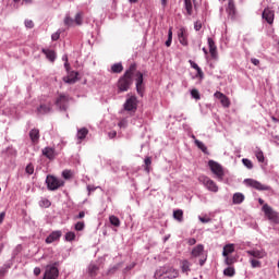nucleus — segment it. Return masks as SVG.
<instances>
[{
  "instance_id": "55",
  "label": "nucleus",
  "mask_w": 279,
  "mask_h": 279,
  "mask_svg": "<svg viewBox=\"0 0 279 279\" xmlns=\"http://www.w3.org/2000/svg\"><path fill=\"white\" fill-rule=\"evenodd\" d=\"M85 211H80L77 216L74 217V219H84Z\"/></svg>"
},
{
  "instance_id": "49",
  "label": "nucleus",
  "mask_w": 279,
  "mask_h": 279,
  "mask_svg": "<svg viewBox=\"0 0 279 279\" xmlns=\"http://www.w3.org/2000/svg\"><path fill=\"white\" fill-rule=\"evenodd\" d=\"M60 38V32H56L51 35V40L57 41Z\"/></svg>"
},
{
  "instance_id": "32",
  "label": "nucleus",
  "mask_w": 279,
  "mask_h": 279,
  "mask_svg": "<svg viewBox=\"0 0 279 279\" xmlns=\"http://www.w3.org/2000/svg\"><path fill=\"white\" fill-rule=\"evenodd\" d=\"M124 68L122 65V63H116L111 65V72L112 73H121L123 72Z\"/></svg>"
},
{
  "instance_id": "61",
  "label": "nucleus",
  "mask_w": 279,
  "mask_h": 279,
  "mask_svg": "<svg viewBox=\"0 0 279 279\" xmlns=\"http://www.w3.org/2000/svg\"><path fill=\"white\" fill-rule=\"evenodd\" d=\"M199 221H202V223H209L210 219L209 218L201 217Z\"/></svg>"
},
{
  "instance_id": "29",
  "label": "nucleus",
  "mask_w": 279,
  "mask_h": 279,
  "mask_svg": "<svg viewBox=\"0 0 279 279\" xmlns=\"http://www.w3.org/2000/svg\"><path fill=\"white\" fill-rule=\"evenodd\" d=\"M98 271H99V267L97 265L89 264V266H88V275L90 277H96Z\"/></svg>"
},
{
  "instance_id": "38",
  "label": "nucleus",
  "mask_w": 279,
  "mask_h": 279,
  "mask_svg": "<svg viewBox=\"0 0 279 279\" xmlns=\"http://www.w3.org/2000/svg\"><path fill=\"white\" fill-rule=\"evenodd\" d=\"M250 263H251V266H252L253 269L262 268V262L260 260H257L255 258H251Z\"/></svg>"
},
{
  "instance_id": "52",
  "label": "nucleus",
  "mask_w": 279,
  "mask_h": 279,
  "mask_svg": "<svg viewBox=\"0 0 279 279\" xmlns=\"http://www.w3.org/2000/svg\"><path fill=\"white\" fill-rule=\"evenodd\" d=\"M25 27H27V28H33L34 27V22L33 21H29V20H27V21H25Z\"/></svg>"
},
{
  "instance_id": "24",
  "label": "nucleus",
  "mask_w": 279,
  "mask_h": 279,
  "mask_svg": "<svg viewBox=\"0 0 279 279\" xmlns=\"http://www.w3.org/2000/svg\"><path fill=\"white\" fill-rule=\"evenodd\" d=\"M233 252H235L234 244H227L223 246L222 256L228 257L229 254H233Z\"/></svg>"
},
{
  "instance_id": "51",
  "label": "nucleus",
  "mask_w": 279,
  "mask_h": 279,
  "mask_svg": "<svg viewBox=\"0 0 279 279\" xmlns=\"http://www.w3.org/2000/svg\"><path fill=\"white\" fill-rule=\"evenodd\" d=\"M33 272H34V276H35V277H39L40 274H41V269H40L39 267H35L34 270H33Z\"/></svg>"
},
{
  "instance_id": "63",
  "label": "nucleus",
  "mask_w": 279,
  "mask_h": 279,
  "mask_svg": "<svg viewBox=\"0 0 279 279\" xmlns=\"http://www.w3.org/2000/svg\"><path fill=\"white\" fill-rule=\"evenodd\" d=\"M191 66L195 70L199 69V65L195 62H191Z\"/></svg>"
},
{
  "instance_id": "45",
  "label": "nucleus",
  "mask_w": 279,
  "mask_h": 279,
  "mask_svg": "<svg viewBox=\"0 0 279 279\" xmlns=\"http://www.w3.org/2000/svg\"><path fill=\"white\" fill-rule=\"evenodd\" d=\"M34 171H35V168L32 163L26 166L25 173H27L28 175H33Z\"/></svg>"
},
{
  "instance_id": "22",
  "label": "nucleus",
  "mask_w": 279,
  "mask_h": 279,
  "mask_svg": "<svg viewBox=\"0 0 279 279\" xmlns=\"http://www.w3.org/2000/svg\"><path fill=\"white\" fill-rule=\"evenodd\" d=\"M41 52L46 56V58L50 61V62H54L57 59V53L54 50H50V49H41Z\"/></svg>"
},
{
  "instance_id": "20",
  "label": "nucleus",
  "mask_w": 279,
  "mask_h": 279,
  "mask_svg": "<svg viewBox=\"0 0 279 279\" xmlns=\"http://www.w3.org/2000/svg\"><path fill=\"white\" fill-rule=\"evenodd\" d=\"M78 72L72 71L68 76L63 77V81L69 84H74L77 81Z\"/></svg>"
},
{
  "instance_id": "27",
  "label": "nucleus",
  "mask_w": 279,
  "mask_h": 279,
  "mask_svg": "<svg viewBox=\"0 0 279 279\" xmlns=\"http://www.w3.org/2000/svg\"><path fill=\"white\" fill-rule=\"evenodd\" d=\"M233 204H243L245 196L242 193H235L233 194Z\"/></svg>"
},
{
  "instance_id": "36",
  "label": "nucleus",
  "mask_w": 279,
  "mask_h": 279,
  "mask_svg": "<svg viewBox=\"0 0 279 279\" xmlns=\"http://www.w3.org/2000/svg\"><path fill=\"white\" fill-rule=\"evenodd\" d=\"M172 39H173V32H172V27H170L168 31V39L166 40L165 45L167 47H170L172 44Z\"/></svg>"
},
{
  "instance_id": "34",
  "label": "nucleus",
  "mask_w": 279,
  "mask_h": 279,
  "mask_svg": "<svg viewBox=\"0 0 279 279\" xmlns=\"http://www.w3.org/2000/svg\"><path fill=\"white\" fill-rule=\"evenodd\" d=\"M226 277L232 278L235 276V269L233 267H228L223 270Z\"/></svg>"
},
{
  "instance_id": "30",
  "label": "nucleus",
  "mask_w": 279,
  "mask_h": 279,
  "mask_svg": "<svg viewBox=\"0 0 279 279\" xmlns=\"http://www.w3.org/2000/svg\"><path fill=\"white\" fill-rule=\"evenodd\" d=\"M109 221L111 226H114V228H120L121 221L117 216H109Z\"/></svg>"
},
{
  "instance_id": "1",
  "label": "nucleus",
  "mask_w": 279,
  "mask_h": 279,
  "mask_svg": "<svg viewBox=\"0 0 279 279\" xmlns=\"http://www.w3.org/2000/svg\"><path fill=\"white\" fill-rule=\"evenodd\" d=\"M134 80L137 94L143 97L145 93L144 74L137 71L136 63L130 64L123 75L119 77L117 82L118 94L129 92L134 84Z\"/></svg>"
},
{
  "instance_id": "23",
  "label": "nucleus",
  "mask_w": 279,
  "mask_h": 279,
  "mask_svg": "<svg viewBox=\"0 0 279 279\" xmlns=\"http://www.w3.org/2000/svg\"><path fill=\"white\" fill-rule=\"evenodd\" d=\"M227 12H228V14H229L231 17H234V16H235L236 9H235L234 0H228Z\"/></svg>"
},
{
  "instance_id": "26",
  "label": "nucleus",
  "mask_w": 279,
  "mask_h": 279,
  "mask_svg": "<svg viewBox=\"0 0 279 279\" xmlns=\"http://www.w3.org/2000/svg\"><path fill=\"white\" fill-rule=\"evenodd\" d=\"M151 163H153V158L151 157H146L144 159V171L147 173H150L151 171Z\"/></svg>"
},
{
  "instance_id": "50",
  "label": "nucleus",
  "mask_w": 279,
  "mask_h": 279,
  "mask_svg": "<svg viewBox=\"0 0 279 279\" xmlns=\"http://www.w3.org/2000/svg\"><path fill=\"white\" fill-rule=\"evenodd\" d=\"M234 264V259L232 257H226V265L232 266Z\"/></svg>"
},
{
  "instance_id": "16",
  "label": "nucleus",
  "mask_w": 279,
  "mask_h": 279,
  "mask_svg": "<svg viewBox=\"0 0 279 279\" xmlns=\"http://www.w3.org/2000/svg\"><path fill=\"white\" fill-rule=\"evenodd\" d=\"M41 154L49 160H53L57 157V153L53 147H45L44 149H41Z\"/></svg>"
},
{
  "instance_id": "53",
  "label": "nucleus",
  "mask_w": 279,
  "mask_h": 279,
  "mask_svg": "<svg viewBox=\"0 0 279 279\" xmlns=\"http://www.w3.org/2000/svg\"><path fill=\"white\" fill-rule=\"evenodd\" d=\"M62 59L65 61V62H64V68H65L66 70H69V69H70V63H69V58H68V56H64Z\"/></svg>"
},
{
  "instance_id": "14",
  "label": "nucleus",
  "mask_w": 279,
  "mask_h": 279,
  "mask_svg": "<svg viewBox=\"0 0 279 279\" xmlns=\"http://www.w3.org/2000/svg\"><path fill=\"white\" fill-rule=\"evenodd\" d=\"M62 236V231H52L46 239L45 243L50 244L54 243L56 241H60Z\"/></svg>"
},
{
  "instance_id": "10",
  "label": "nucleus",
  "mask_w": 279,
  "mask_h": 279,
  "mask_svg": "<svg viewBox=\"0 0 279 279\" xmlns=\"http://www.w3.org/2000/svg\"><path fill=\"white\" fill-rule=\"evenodd\" d=\"M54 104L60 110L65 111L69 107V97L65 95H59Z\"/></svg>"
},
{
  "instance_id": "12",
  "label": "nucleus",
  "mask_w": 279,
  "mask_h": 279,
  "mask_svg": "<svg viewBox=\"0 0 279 279\" xmlns=\"http://www.w3.org/2000/svg\"><path fill=\"white\" fill-rule=\"evenodd\" d=\"M124 109L126 111H132L137 109V98L135 96H131L129 99H126L124 104Z\"/></svg>"
},
{
  "instance_id": "46",
  "label": "nucleus",
  "mask_w": 279,
  "mask_h": 279,
  "mask_svg": "<svg viewBox=\"0 0 279 279\" xmlns=\"http://www.w3.org/2000/svg\"><path fill=\"white\" fill-rule=\"evenodd\" d=\"M73 24H74V20H73L72 17H70V16H65V19H64V25H66V26H73Z\"/></svg>"
},
{
  "instance_id": "39",
  "label": "nucleus",
  "mask_w": 279,
  "mask_h": 279,
  "mask_svg": "<svg viewBox=\"0 0 279 279\" xmlns=\"http://www.w3.org/2000/svg\"><path fill=\"white\" fill-rule=\"evenodd\" d=\"M41 208H50L51 202L48 198H44L39 202Z\"/></svg>"
},
{
  "instance_id": "60",
  "label": "nucleus",
  "mask_w": 279,
  "mask_h": 279,
  "mask_svg": "<svg viewBox=\"0 0 279 279\" xmlns=\"http://www.w3.org/2000/svg\"><path fill=\"white\" fill-rule=\"evenodd\" d=\"M117 131H111V132H109L108 133V136L110 137V138H113V137H116L117 136Z\"/></svg>"
},
{
  "instance_id": "3",
  "label": "nucleus",
  "mask_w": 279,
  "mask_h": 279,
  "mask_svg": "<svg viewBox=\"0 0 279 279\" xmlns=\"http://www.w3.org/2000/svg\"><path fill=\"white\" fill-rule=\"evenodd\" d=\"M208 166H209V169H210L211 173H214V175L217 178V180L219 182H222V180L225 178L223 167L220 163H218L214 160H209Z\"/></svg>"
},
{
  "instance_id": "44",
  "label": "nucleus",
  "mask_w": 279,
  "mask_h": 279,
  "mask_svg": "<svg viewBox=\"0 0 279 279\" xmlns=\"http://www.w3.org/2000/svg\"><path fill=\"white\" fill-rule=\"evenodd\" d=\"M76 239V234L74 232L65 233V241H74Z\"/></svg>"
},
{
  "instance_id": "41",
  "label": "nucleus",
  "mask_w": 279,
  "mask_h": 279,
  "mask_svg": "<svg viewBox=\"0 0 279 279\" xmlns=\"http://www.w3.org/2000/svg\"><path fill=\"white\" fill-rule=\"evenodd\" d=\"M242 162L246 167V169H253L254 168L253 161L247 159V158H243Z\"/></svg>"
},
{
  "instance_id": "43",
  "label": "nucleus",
  "mask_w": 279,
  "mask_h": 279,
  "mask_svg": "<svg viewBox=\"0 0 279 279\" xmlns=\"http://www.w3.org/2000/svg\"><path fill=\"white\" fill-rule=\"evenodd\" d=\"M72 175H73V173H72L71 170H63V171H62V178H63L64 180H71Z\"/></svg>"
},
{
  "instance_id": "56",
  "label": "nucleus",
  "mask_w": 279,
  "mask_h": 279,
  "mask_svg": "<svg viewBox=\"0 0 279 279\" xmlns=\"http://www.w3.org/2000/svg\"><path fill=\"white\" fill-rule=\"evenodd\" d=\"M134 267H135L134 264H132V265H130V266H126V267L124 268V271H125V272H129V271L133 270Z\"/></svg>"
},
{
  "instance_id": "2",
  "label": "nucleus",
  "mask_w": 279,
  "mask_h": 279,
  "mask_svg": "<svg viewBox=\"0 0 279 279\" xmlns=\"http://www.w3.org/2000/svg\"><path fill=\"white\" fill-rule=\"evenodd\" d=\"M179 277V270L171 266L159 267L154 274L155 279H178Z\"/></svg>"
},
{
  "instance_id": "21",
  "label": "nucleus",
  "mask_w": 279,
  "mask_h": 279,
  "mask_svg": "<svg viewBox=\"0 0 279 279\" xmlns=\"http://www.w3.org/2000/svg\"><path fill=\"white\" fill-rule=\"evenodd\" d=\"M39 137H40V132L38 129H32L29 131V138L32 143L37 144L39 142Z\"/></svg>"
},
{
  "instance_id": "57",
  "label": "nucleus",
  "mask_w": 279,
  "mask_h": 279,
  "mask_svg": "<svg viewBox=\"0 0 279 279\" xmlns=\"http://www.w3.org/2000/svg\"><path fill=\"white\" fill-rule=\"evenodd\" d=\"M251 62L254 64V65H259L260 64V61L256 58H252L251 59Z\"/></svg>"
},
{
  "instance_id": "11",
  "label": "nucleus",
  "mask_w": 279,
  "mask_h": 279,
  "mask_svg": "<svg viewBox=\"0 0 279 279\" xmlns=\"http://www.w3.org/2000/svg\"><path fill=\"white\" fill-rule=\"evenodd\" d=\"M214 96L220 100V104L225 107V108H229L231 106V100L229 97H227L223 93L221 92H216L214 94Z\"/></svg>"
},
{
  "instance_id": "54",
  "label": "nucleus",
  "mask_w": 279,
  "mask_h": 279,
  "mask_svg": "<svg viewBox=\"0 0 279 279\" xmlns=\"http://www.w3.org/2000/svg\"><path fill=\"white\" fill-rule=\"evenodd\" d=\"M196 72H197L196 77L204 78V72L201 68L197 69Z\"/></svg>"
},
{
  "instance_id": "33",
  "label": "nucleus",
  "mask_w": 279,
  "mask_h": 279,
  "mask_svg": "<svg viewBox=\"0 0 279 279\" xmlns=\"http://www.w3.org/2000/svg\"><path fill=\"white\" fill-rule=\"evenodd\" d=\"M191 264L189 260H183L182 262V266H181V270L183 274H189L191 271Z\"/></svg>"
},
{
  "instance_id": "15",
  "label": "nucleus",
  "mask_w": 279,
  "mask_h": 279,
  "mask_svg": "<svg viewBox=\"0 0 279 279\" xmlns=\"http://www.w3.org/2000/svg\"><path fill=\"white\" fill-rule=\"evenodd\" d=\"M207 41H208L210 57L213 59H217L218 58V50H217V46H216L215 40L213 38H208Z\"/></svg>"
},
{
  "instance_id": "47",
  "label": "nucleus",
  "mask_w": 279,
  "mask_h": 279,
  "mask_svg": "<svg viewBox=\"0 0 279 279\" xmlns=\"http://www.w3.org/2000/svg\"><path fill=\"white\" fill-rule=\"evenodd\" d=\"M191 96L195 99H201V94L197 89H192L191 90Z\"/></svg>"
},
{
  "instance_id": "7",
  "label": "nucleus",
  "mask_w": 279,
  "mask_h": 279,
  "mask_svg": "<svg viewBox=\"0 0 279 279\" xmlns=\"http://www.w3.org/2000/svg\"><path fill=\"white\" fill-rule=\"evenodd\" d=\"M262 210L269 221H274L275 223L276 221H279L278 213L275 211L268 204L263 205Z\"/></svg>"
},
{
  "instance_id": "64",
  "label": "nucleus",
  "mask_w": 279,
  "mask_h": 279,
  "mask_svg": "<svg viewBox=\"0 0 279 279\" xmlns=\"http://www.w3.org/2000/svg\"><path fill=\"white\" fill-rule=\"evenodd\" d=\"M162 8H166L168 5V0H160Z\"/></svg>"
},
{
  "instance_id": "8",
  "label": "nucleus",
  "mask_w": 279,
  "mask_h": 279,
  "mask_svg": "<svg viewBox=\"0 0 279 279\" xmlns=\"http://www.w3.org/2000/svg\"><path fill=\"white\" fill-rule=\"evenodd\" d=\"M59 269L56 266H47L43 279H58Z\"/></svg>"
},
{
  "instance_id": "5",
  "label": "nucleus",
  "mask_w": 279,
  "mask_h": 279,
  "mask_svg": "<svg viewBox=\"0 0 279 279\" xmlns=\"http://www.w3.org/2000/svg\"><path fill=\"white\" fill-rule=\"evenodd\" d=\"M244 184H246V186H250L251 189H255L256 191H271V187L269 185H265L254 179L244 180Z\"/></svg>"
},
{
  "instance_id": "18",
  "label": "nucleus",
  "mask_w": 279,
  "mask_h": 279,
  "mask_svg": "<svg viewBox=\"0 0 279 279\" xmlns=\"http://www.w3.org/2000/svg\"><path fill=\"white\" fill-rule=\"evenodd\" d=\"M178 38L181 45L183 46H187L189 45V40H187V36H186V29L185 28H180L179 33H178Z\"/></svg>"
},
{
  "instance_id": "37",
  "label": "nucleus",
  "mask_w": 279,
  "mask_h": 279,
  "mask_svg": "<svg viewBox=\"0 0 279 279\" xmlns=\"http://www.w3.org/2000/svg\"><path fill=\"white\" fill-rule=\"evenodd\" d=\"M255 156H256V158H257V160L259 162H264L265 161V155H264V151L262 149H257L255 151Z\"/></svg>"
},
{
  "instance_id": "48",
  "label": "nucleus",
  "mask_w": 279,
  "mask_h": 279,
  "mask_svg": "<svg viewBox=\"0 0 279 279\" xmlns=\"http://www.w3.org/2000/svg\"><path fill=\"white\" fill-rule=\"evenodd\" d=\"M203 28V23L201 21H197L194 23V29L196 32H199Z\"/></svg>"
},
{
  "instance_id": "25",
  "label": "nucleus",
  "mask_w": 279,
  "mask_h": 279,
  "mask_svg": "<svg viewBox=\"0 0 279 279\" xmlns=\"http://www.w3.org/2000/svg\"><path fill=\"white\" fill-rule=\"evenodd\" d=\"M173 219L179 222L184 221V211L182 209H177L173 211Z\"/></svg>"
},
{
  "instance_id": "42",
  "label": "nucleus",
  "mask_w": 279,
  "mask_h": 279,
  "mask_svg": "<svg viewBox=\"0 0 279 279\" xmlns=\"http://www.w3.org/2000/svg\"><path fill=\"white\" fill-rule=\"evenodd\" d=\"M74 22L76 25H82L83 24V13H76Z\"/></svg>"
},
{
  "instance_id": "28",
  "label": "nucleus",
  "mask_w": 279,
  "mask_h": 279,
  "mask_svg": "<svg viewBox=\"0 0 279 279\" xmlns=\"http://www.w3.org/2000/svg\"><path fill=\"white\" fill-rule=\"evenodd\" d=\"M88 132L89 131L86 128L80 129L76 134L77 140L80 141L85 140L86 136L88 135Z\"/></svg>"
},
{
  "instance_id": "59",
  "label": "nucleus",
  "mask_w": 279,
  "mask_h": 279,
  "mask_svg": "<svg viewBox=\"0 0 279 279\" xmlns=\"http://www.w3.org/2000/svg\"><path fill=\"white\" fill-rule=\"evenodd\" d=\"M5 219V211L0 213V223H3Z\"/></svg>"
},
{
  "instance_id": "58",
  "label": "nucleus",
  "mask_w": 279,
  "mask_h": 279,
  "mask_svg": "<svg viewBox=\"0 0 279 279\" xmlns=\"http://www.w3.org/2000/svg\"><path fill=\"white\" fill-rule=\"evenodd\" d=\"M196 243H197V241H196L195 238H191V239L189 240V245H196Z\"/></svg>"
},
{
  "instance_id": "62",
  "label": "nucleus",
  "mask_w": 279,
  "mask_h": 279,
  "mask_svg": "<svg viewBox=\"0 0 279 279\" xmlns=\"http://www.w3.org/2000/svg\"><path fill=\"white\" fill-rule=\"evenodd\" d=\"M7 274V268H0V277H4Z\"/></svg>"
},
{
  "instance_id": "19",
  "label": "nucleus",
  "mask_w": 279,
  "mask_h": 279,
  "mask_svg": "<svg viewBox=\"0 0 279 279\" xmlns=\"http://www.w3.org/2000/svg\"><path fill=\"white\" fill-rule=\"evenodd\" d=\"M52 111V104L51 102H47V104H41L38 108H37V112L41 113V114H46Z\"/></svg>"
},
{
  "instance_id": "13",
  "label": "nucleus",
  "mask_w": 279,
  "mask_h": 279,
  "mask_svg": "<svg viewBox=\"0 0 279 279\" xmlns=\"http://www.w3.org/2000/svg\"><path fill=\"white\" fill-rule=\"evenodd\" d=\"M262 17L271 25L275 22V11L267 8L263 11Z\"/></svg>"
},
{
  "instance_id": "35",
  "label": "nucleus",
  "mask_w": 279,
  "mask_h": 279,
  "mask_svg": "<svg viewBox=\"0 0 279 279\" xmlns=\"http://www.w3.org/2000/svg\"><path fill=\"white\" fill-rule=\"evenodd\" d=\"M194 143L203 153H207L208 151L207 146L203 142H201L198 140H195Z\"/></svg>"
},
{
  "instance_id": "17",
  "label": "nucleus",
  "mask_w": 279,
  "mask_h": 279,
  "mask_svg": "<svg viewBox=\"0 0 279 279\" xmlns=\"http://www.w3.org/2000/svg\"><path fill=\"white\" fill-rule=\"evenodd\" d=\"M205 246L203 244H197L191 252L193 258H198L204 254Z\"/></svg>"
},
{
  "instance_id": "6",
  "label": "nucleus",
  "mask_w": 279,
  "mask_h": 279,
  "mask_svg": "<svg viewBox=\"0 0 279 279\" xmlns=\"http://www.w3.org/2000/svg\"><path fill=\"white\" fill-rule=\"evenodd\" d=\"M199 181L207 187L211 193H218L219 187L217 183L211 180L209 177H199Z\"/></svg>"
},
{
  "instance_id": "9",
  "label": "nucleus",
  "mask_w": 279,
  "mask_h": 279,
  "mask_svg": "<svg viewBox=\"0 0 279 279\" xmlns=\"http://www.w3.org/2000/svg\"><path fill=\"white\" fill-rule=\"evenodd\" d=\"M247 256L253 257L255 259H264L267 257V252L265 250H258V248H253L250 251H246Z\"/></svg>"
},
{
  "instance_id": "31",
  "label": "nucleus",
  "mask_w": 279,
  "mask_h": 279,
  "mask_svg": "<svg viewBox=\"0 0 279 279\" xmlns=\"http://www.w3.org/2000/svg\"><path fill=\"white\" fill-rule=\"evenodd\" d=\"M184 7H185V10H186V13L189 15H192L193 14V3H192V0H184Z\"/></svg>"
},
{
  "instance_id": "40",
  "label": "nucleus",
  "mask_w": 279,
  "mask_h": 279,
  "mask_svg": "<svg viewBox=\"0 0 279 279\" xmlns=\"http://www.w3.org/2000/svg\"><path fill=\"white\" fill-rule=\"evenodd\" d=\"M84 228H85L84 221H78L74 226V230H76V232H82V230H84Z\"/></svg>"
},
{
  "instance_id": "4",
  "label": "nucleus",
  "mask_w": 279,
  "mask_h": 279,
  "mask_svg": "<svg viewBox=\"0 0 279 279\" xmlns=\"http://www.w3.org/2000/svg\"><path fill=\"white\" fill-rule=\"evenodd\" d=\"M46 184H47V189L49 191H58V189H60V186L64 185V181L59 180L53 175H47Z\"/></svg>"
}]
</instances>
